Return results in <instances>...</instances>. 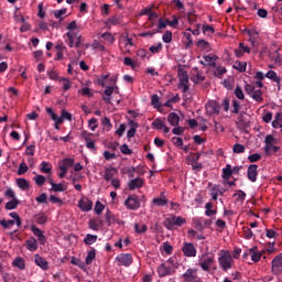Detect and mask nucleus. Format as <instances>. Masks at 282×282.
Masks as SVG:
<instances>
[{"instance_id":"a211bd4d","label":"nucleus","mask_w":282,"mask_h":282,"mask_svg":"<svg viewBox=\"0 0 282 282\" xmlns=\"http://www.w3.org/2000/svg\"><path fill=\"white\" fill-rule=\"evenodd\" d=\"M204 61H205V67H217V59L219 58L217 55H205L203 56Z\"/></svg>"},{"instance_id":"39448f33","label":"nucleus","mask_w":282,"mask_h":282,"mask_svg":"<svg viewBox=\"0 0 282 282\" xmlns=\"http://www.w3.org/2000/svg\"><path fill=\"white\" fill-rule=\"evenodd\" d=\"M177 74H178V79H180V87H182L184 94H186V91H188V89H189L188 73H186V70H184V68H180Z\"/></svg>"},{"instance_id":"72a5a7b5","label":"nucleus","mask_w":282,"mask_h":282,"mask_svg":"<svg viewBox=\"0 0 282 282\" xmlns=\"http://www.w3.org/2000/svg\"><path fill=\"white\" fill-rule=\"evenodd\" d=\"M246 67H248V63H246V62H239V61H237V62H235V64H234V69H237V70L240 72V73L246 72Z\"/></svg>"},{"instance_id":"c85d7f7f","label":"nucleus","mask_w":282,"mask_h":282,"mask_svg":"<svg viewBox=\"0 0 282 282\" xmlns=\"http://www.w3.org/2000/svg\"><path fill=\"white\" fill-rule=\"evenodd\" d=\"M17 185L19 188H21V191H28V188H30V182H28L25 178H18Z\"/></svg>"},{"instance_id":"de8ad7c7","label":"nucleus","mask_w":282,"mask_h":282,"mask_svg":"<svg viewBox=\"0 0 282 282\" xmlns=\"http://www.w3.org/2000/svg\"><path fill=\"white\" fill-rule=\"evenodd\" d=\"M13 265L15 268H19V270H25V261L22 260V258H17L14 261H13Z\"/></svg>"},{"instance_id":"a18cd8bd","label":"nucleus","mask_w":282,"mask_h":282,"mask_svg":"<svg viewBox=\"0 0 282 282\" xmlns=\"http://www.w3.org/2000/svg\"><path fill=\"white\" fill-rule=\"evenodd\" d=\"M234 197H238L237 202H240L241 204H243V202H246V192L238 189L235 194Z\"/></svg>"},{"instance_id":"423d86ee","label":"nucleus","mask_w":282,"mask_h":282,"mask_svg":"<svg viewBox=\"0 0 282 282\" xmlns=\"http://www.w3.org/2000/svg\"><path fill=\"white\" fill-rule=\"evenodd\" d=\"M182 252L184 257H197V248H195V245H193V242H184L182 247Z\"/></svg>"},{"instance_id":"aec40b11","label":"nucleus","mask_w":282,"mask_h":282,"mask_svg":"<svg viewBox=\"0 0 282 282\" xmlns=\"http://www.w3.org/2000/svg\"><path fill=\"white\" fill-rule=\"evenodd\" d=\"M152 204H154V206H166L169 199H166L164 192L161 193L160 197L153 198Z\"/></svg>"},{"instance_id":"f8f14e48","label":"nucleus","mask_w":282,"mask_h":282,"mask_svg":"<svg viewBox=\"0 0 282 282\" xmlns=\"http://www.w3.org/2000/svg\"><path fill=\"white\" fill-rule=\"evenodd\" d=\"M258 169H259V166L257 164H251V165L248 166L247 177L252 183L257 182V177L259 175Z\"/></svg>"},{"instance_id":"c9c22d12","label":"nucleus","mask_w":282,"mask_h":282,"mask_svg":"<svg viewBox=\"0 0 282 282\" xmlns=\"http://www.w3.org/2000/svg\"><path fill=\"white\" fill-rule=\"evenodd\" d=\"M101 39L106 41L109 45H113V42L116 41V37H113V34L109 32L102 33Z\"/></svg>"},{"instance_id":"6e6d98bb","label":"nucleus","mask_w":282,"mask_h":282,"mask_svg":"<svg viewBox=\"0 0 282 282\" xmlns=\"http://www.w3.org/2000/svg\"><path fill=\"white\" fill-rule=\"evenodd\" d=\"M232 110H231V113H239V109H241V104L237 100V99H234L232 100Z\"/></svg>"},{"instance_id":"680f3d73","label":"nucleus","mask_w":282,"mask_h":282,"mask_svg":"<svg viewBox=\"0 0 282 282\" xmlns=\"http://www.w3.org/2000/svg\"><path fill=\"white\" fill-rule=\"evenodd\" d=\"M243 236L245 239H250L254 236V234L252 232V229H250V227H243Z\"/></svg>"},{"instance_id":"a19ab883","label":"nucleus","mask_w":282,"mask_h":282,"mask_svg":"<svg viewBox=\"0 0 282 282\" xmlns=\"http://www.w3.org/2000/svg\"><path fill=\"white\" fill-rule=\"evenodd\" d=\"M17 206H19V199L13 198L6 204V209L14 210V208H17Z\"/></svg>"},{"instance_id":"79ce46f5","label":"nucleus","mask_w":282,"mask_h":282,"mask_svg":"<svg viewBox=\"0 0 282 282\" xmlns=\"http://www.w3.org/2000/svg\"><path fill=\"white\" fill-rule=\"evenodd\" d=\"M41 172L45 173L46 175L52 174V166L48 162H42L41 163Z\"/></svg>"},{"instance_id":"4468645a","label":"nucleus","mask_w":282,"mask_h":282,"mask_svg":"<svg viewBox=\"0 0 282 282\" xmlns=\"http://www.w3.org/2000/svg\"><path fill=\"white\" fill-rule=\"evenodd\" d=\"M34 263L41 268V270H50V262H47V260H45L39 253L34 256Z\"/></svg>"},{"instance_id":"f257e3e1","label":"nucleus","mask_w":282,"mask_h":282,"mask_svg":"<svg viewBox=\"0 0 282 282\" xmlns=\"http://www.w3.org/2000/svg\"><path fill=\"white\" fill-rule=\"evenodd\" d=\"M218 263L224 270V272H228V270H232V265H235V260H232V256L228 250H221L219 252Z\"/></svg>"},{"instance_id":"b1692460","label":"nucleus","mask_w":282,"mask_h":282,"mask_svg":"<svg viewBox=\"0 0 282 282\" xmlns=\"http://www.w3.org/2000/svg\"><path fill=\"white\" fill-rule=\"evenodd\" d=\"M167 122L172 126V127H177V124H180V116L175 112H171L167 116Z\"/></svg>"},{"instance_id":"864d4df0","label":"nucleus","mask_w":282,"mask_h":282,"mask_svg":"<svg viewBox=\"0 0 282 282\" xmlns=\"http://www.w3.org/2000/svg\"><path fill=\"white\" fill-rule=\"evenodd\" d=\"M102 210H105V205L102 203H100V200H97L95 204L96 215H102Z\"/></svg>"},{"instance_id":"cd10ccee","label":"nucleus","mask_w":282,"mask_h":282,"mask_svg":"<svg viewBox=\"0 0 282 282\" xmlns=\"http://www.w3.org/2000/svg\"><path fill=\"white\" fill-rule=\"evenodd\" d=\"M64 36L66 37L65 43L68 45V47H74V39H76V34L69 31Z\"/></svg>"},{"instance_id":"5701e85b","label":"nucleus","mask_w":282,"mask_h":282,"mask_svg":"<svg viewBox=\"0 0 282 282\" xmlns=\"http://www.w3.org/2000/svg\"><path fill=\"white\" fill-rule=\"evenodd\" d=\"M50 184L52 186V191H54V193H65V191H67V186L58 183H54V181H50Z\"/></svg>"},{"instance_id":"473e14b6","label":"nucleus","mask_w":282,"mask_h":282,"mask_svg":"<svg viewBox=\"0 0 282 282\" xmlns=\"http://www.w3.org/2000/svg\"><path fill=\"white\" fill-rule=\"evenodd\" d=\"M265 78L273 80V83H281V77L276 76V72L269 70L265 75Z\"/></svg>"},{"instance_id":"69168bd1","label":"nucleus","mask_w":282,"mask_h":282,"mask_svg":"<svg viewBox=\"0 0 282 282\" xmlns=\"http://www.w3.org/2000/svg\"><path fill=\"white\" fill-rule=\"evenodd\" d=\"M45 176L43 175H37L35 178H34V182L37 186H43V184H45Z\"/></svg>"},{"instance_id":"c756f323","label":"nucleus","mask_w":282,"mask_h":282,"mask_svg":"<svg viewBox=\"0 0 282 282\" xmlns=\"http://www.w3.org/2000/svg\"><path fill=\"white\" fill-rule=\"evenodd\" d=\"M205 215L206 217H213V215H217V209H213V203L209 202L205 205Z\"/></svg>"},{"instance_id":"c03bdc74","label":"nucleus","mask_w":282,"mask_h":282,"mask_svg":"<svg viewBox=\"0 0 282 282\" xmlns=\"http://www.w3.org/2000/svg\"><path fill=\"white\" fill-rule=\"evenodd\" d=\"M59 83H63V90L69 91L72 89V82L65 77L59 78Z\"/></svg>"},{"instance_id":"ddd939ff","label":"nucleus","mask_w":282,"mask_h":282,"mask_svg":"<svg viewBox=\"0 0 282 282\" xmlns=\"http://www.w3.org/2000/svg\"><path fill=\"white\" fill-rule=\"evenodd\" d=\"M221 109V106H219V102L217 101H209L206 104V111L209 116L213 115H219V111Z\"/></svg>"},{"instance_id":"49530a36","label":"nucleus","mask_w":282,"mask_h":282,"mask_svg":"<svg viewBox=\"0 0 282 282\" xmlns=\"http://www.w3.org/2000/svg\"><path fill=\"white\" fill-rule=\"evenodd\" d=\"M234 153H246V145L241 144V143H236L232 148Z\"/></svg>"},{"instance_id":"338daca9","label":"nucleus","mask_w":282,"mask_h":282,"mask_svg":"<svg viewBox=\"0 0 282 282\" xmlns=\"http://www.w3.org/2000/svg\"><path fill=\"white\" fill-rule=\"evenodd\" d=\"M248 160L251 163L259 162V160H261V154H259V153L250 154L248 156Z\"/></svg>"},{"instance_id":"9d476101","label":"nucleus","mask_w":282,"mask_h":282,"mask_svg":"<svg viewBox=\"0 0 282 282\" xmlns=\"http://www.w3.org/2000/svg\"><path fill=\"white\" fill-rule=\"evenodd\" d=\"M72 166H74V159H69V158L64 159L62 161V165L59 166V171H61L59 177L61 178L65 177V175H67V170L72 169Z\"/></svg>"},{"instance_id":"20e7f679","label":"nucleus","mask_w":282,"mask_h":282,"mask_svg":"<svg viewBox=\"0 0 282 282\" xmlns=\"http://www.w3.org/2000/svg\"><path fill=\"white\" fill-rule=\"evenodd\" d=\"M213 263H215V259L208 254H203L198 260V265L204 270V272H208Z\"/></svg>"},{"instance_id":"603ef678","label":"nucleus","mask_w":282,"mask_h":282,"mask_svg":"<svg viewBox=\"0 0 282 282\" xmlns=\"http://www.w3.org/2000/svg\"><path fill=\"white\" fill-rule=\"evenodd\" d=\"M10 217H12V219H14L18 228H21V216H19V214L17 212H12L9 214Z\"/></svg>"},{"instance_id":"1a4fd4ad","label":"nucleus","mask_w":282,"mask_h":282,"mask_svg":"<svg viewBox=\"0 0 282 282\" xmlns=\"http://www.w3.org/2000/svg\"><path fill=\"white\" fill-rule=\"evenodd\" d=\"M156 272L160 279H163V276H171V274H173V267L167 263H162L158 267Z\"/></svg>"},{"instance_id":"7c9ffc66","label":"nucleus","mask_w":282,"mask_h":282,"mask_svg":"<svg viewBox=\"0 0 282 282\" xmlns=\"http://www.w3.org/2000/svg\"><path fill=\"white\" fill-rule=\"evenodd\" d=\"M96 241H98V236L96 235H86V237L84 238V243L86 246H91V243H96Z\"/></svg>"},{"instance_id":"09e8293b","label":"nucleus","mask_w":282,"mask_h":282,"mask_svg":"<svg viewBox=\"0 0 282 282\" xmlns=\"http://www.w3.org/2000/svg\"><path fill=\"white\" fill-rule=\"evenodd\" d=\"M28 171H30V167H28V164H25V162H22L19 165L18 175H25V173H28Z\"/></svg>"},{"instance_id":"2f4dec72","label":"nucleus","mask_w":282,"mask_h":282,"mask_svg":"<svg viewBox=\"0 0 282 282\" xmlns=\"http://www.w3.org/2000/svg\"><path fill=\"white\" fill-rule=\"evenodd\" d=\"M131 129L127 132V138L131 139L135 137V132L138 129V122L135 121H130Z\"/></svg>"},{"instance_id":"3c124183","label":"nucleus","mask_w":282,"mask_h":282,"mask_svg":"<svg viewBox=\"0 0 282 282\" xmlns=\"http://www.w3.org/2000/svg\"><path fill=\"white\" fill-rule=\"evenodd\" d=\"M162 41L163 43H171V41H173V33L171 31H165Z\"/></svg>"},{"instance_id":"4be33fe9","label":"nucleus","mask_w":282,"mask_h":282,"mask_svg":"<svg viewBox=\"0 0 282 282\" xmlns=\"http://www.w3.org/2000/svg\"><path fill=\"white\" fill-rule=\"evenodd\" d=\"M262 256H263V253L259 252L257 250V247H252L250 249V257H251V260L253 261V263H259V261H261Z\"/></svg>"},{"instance_id":"4c0bfd02","label":"nucleus","mask_w":282,"mask_h":282,"mask_svg":"<svg viewBox=\"0 0 282 282\" xmlns=\"http://www.w3.org/2000/svg\"><path fill=\"white\" fill-rule=\"evenodd\" d=\"M134 230H135V232H138V235H144V232H147V230H149V227H147V225H144V224H135Z\"/></svg>"},{"instance_id":"6ab92c4d","label":"nucleus","mask_w":282,"mask_h":282,"mask_svg":"<svg viewBox=\"0 0 282 282\" xmlns=\"http://www.w3.org/2000/svg\"><path fill=\"white\" fill-rule=\"evenodd\" d=\"M26 249H29L30 252H34V251L39 250V242L36 241V238L30 237L26 240Z\"/></svg>"},{"instance_id":"a878e982","label":"nucleus","mask_w":282,"mask_h":282,"mask_svg":"<svg viewBox=\"0 0 282 282\" xmlns=\"http://www.w3.org/2000/svg\"><path fill=\"white\" fill-rule=\"evenodd\" d=\"M197 47H199V50H203V52H210V50H213L210 47V43H208L206 40L198 41Z\"/></svg>"},{"instance_id":"37998d69","label":"nucleus","mask_w":282,"mask_h":282,"mask_svg":"<svg viewBox=\"0 0 282 282\" xmlns=\"http://www.w3.org/2000/svg\"><path fill=\"white\" fill-rule=\"evenodd\" d=\"M151 105H152V107H154V109H160V107H162V104H160V96L152 95Z\"/></svg>"},{"instance_id":"8fccbe9b","label":"nucleus","mask_w":282,"mask_h":282,"mask_svg":"<svg viewBox=\"0 0 282 282\" xmlns=\"http://www.w3.org/2000/svg\"><path fill=\"white\" fill-rule=\"evenodd\" d=\"M14 224H15L14 220H6V219L0 220V226H2V228H4V230L10 229V227L14 226Z\"/></svg>"},{"instance_id":"f704fd0d","label":"nucleus","mask_w":282,"mask_h":282,"mask_svg":"<svg viewBox=\"0 0 282 282\" xmlns=\"http://www.w3.org/2000/svg\"><path fill=\"white\" fill-rule=\"evenodd\" d=\"M251 98L256 100V102H263V91L261 89H257L252 95Z\"/></svg>"},{"instance_id":"0e129e2a","label":"nucleus","mask_w":282,"mask_h":282,"mask_svg":"<svg viewBox=\"0 0 282 282\" xmlns=\"http://www.w3.org/2000/svg\"><path fill=\"white\" fill-rule=\"evenodd\" d=\"M31 231L33 232V235L35 237H37V239L43 235V230H41L39 227L36 226H31Z\"/></svg>"},{"instance_id":"58836bf2","label":"nucleus","mask_w":282,"mask_h":282,"mask_svg":"<svg viewBox=\"0 0 282 282\" xmlns=\"http://www.w3.org/2000/svg\"><path fill=\"white\" fill-rule=\"evenodd\" d=\"M105 217L108 226H111V224H116V216L109 209H107Z\"/></svg>"},{"instance_id":"7ed1b4c3","label":"nucleus","mask_w":282,"mask_h":282,"mask_svg":"<svg viewBox=\"0 0 282 282\" xmlns=\"http://www.w3.org/2000/svg\"><path fill=\"white\" fill-rule=\"evenodd\" d=\"M117 265L129 268L133 263V256L131 253H120L116 257Z\"/></svg>"},{"instance_id":"9b49d317","label":"nucleus","mask_w":282,"mask_h":282,"mask_svg":"<svg viewBox=\"0 0 282 282\" xmlns=\"http://www.w3.org/2000/svg\"><path fill=\"white\" fill-rule=\"evenodd\" d=\"M271 270L273 274H281L282 272V253L278 254L271 262Z\"/></svg>"},{"instance_id":"6e6552de","label":"nucleus","mask_w":282,"mask_h":282,"mask_svg":"<svg viewBox=\"0 0 282 282\" xmlns=\"http://www.w3.org/2000/svg\"><path fill=\"white\" fill-rule=\"evenodd\" d=\"M124 206L128 210H138V208H140V199H138L135 195H130L124 200Z\"/></svg>"},{"instance_id":"774afa93","label":"nucleus","mask_w":282,"mask_h":282,"mask_svg":"<svg viewBox=\"0 0 282 282\" xmlns=\"http://www.w3.org/2000/svg\"><path fill=\"white\" fill-rule=\"evenodd\" d=\"M203 34H215V28L210 25H203Z\"/></svg>"},{"instance_id":"5fc2aeb1","label":"nucleus","mask_w":282,"mask_h":282,"mask_svg":"<svg viewBox=\"0 0 282 282\" xmlns=\"http://www.w3.org/2000/svg\"><path fill=\"white\" fill-rule=\"evenodd\" d=\"M235 96H236V98H238V100L246 99V95H243V90L239 86H237L235 89Z\"/></svg>"},{"instance_id":"393cba45","label":"nucleus","mask_w":282,"mask_h":282,"mask_svg":"<svg viewBox=\"0 0 282 282\" xmlns=\"http://www.w3.org/2000/svg\"><path fill=\"white\" fill-rule=\"evenodd\" d=\"M230 177H232V165L226 164V166L223 169V178L230 180Z\"/></svg>"},{"instance_id":"412c9836","label":"nucleus","mask_w":282,"mask_h":282,"mask_svg":"<svg viewBox=\"0 0 282 282\" xmlns=\"http://www.w3.org/2000/svg\"><path fill=\"white\" fill-rule=\"evenodd\" d=\"M213 74L216 78H221L224 76V74H226V72H228L226 69L225 66H221V65H217L216 66H213Z\"/></svg>"},{"instance_id":"e433bc0d","label":"nucleus","mask_w":282,"mask_h":282,"mask_svg":"<svg viewBox=\"0 0 282 282\" xmlns=\"http://www.w3.org/2000/svg\"><path fill=\"white\" fill-rule=\"evenodd\" d=\"M35 221L36 224H40L43 226L44 224H47V216L43 213L36 214Z\"/></svg>"},{"instance_id":"bb28decb","label":"nucleus","mask_w":282,"mask_h":282,"mask_svg":"<svg viewBox=\"0 0 282 282\" xmlns=\"http://www.w3.org/2000/svg\"><path fill=\"white\" fill-rule=\"evenodd\" d=\"M94 259H96V249L91 248V250L87 252L86 265H91V263H94Z\"/></svg>"},{"instance_id":"e2e57ef3","label":"nucleus","mask_w":282,"mask_h":282,"mask_svg":"<svg viewBox=\"0 0 282 282\" xmlns=\"http://www.w3.org/2000/svg\"><path fill=\"white\" fill-rule=\"evenodd\" d=\"M150 52L152 54H160V52H162V43H158L155 46H150Z\"/></svg>"},{"instance_id":"052dcab7","label":"nucleus","mask_w":282,"mask_h":282,"mask_svg":"<svg viewBox=\"0 0 282 282\" xmlns=\"http://www.w3.org/2000/svg\"><path fill=\"white\" fill-rule=\"evenodd\" d=\"M35 202H37V204H47V194L43 193L35 197Z\"/></svg>"},{"instance_id":"4d7b16f0","label":"nucleus","mask_w":282,"mask_h":282,"mask_svg":"<svg viewBox=\"0 0 282 282\" xmlns=\"http://www.w3.org/2000/svg\"><path fill=\"white\" fill-rule=\"evenodd\" d=\"M93 50H99V52H105V45L100 44L98 40H95L91 44Z\"/></svg>"},{"instance_id":"ea45409f","label":"nucleus","mask_w":282,"mask_h":282,"mask_svg":"<svg viewBox=\"0 0 282 282\" xmlns=\"http://www.w3.org/2000/svg\"><path fill=\"white\" fill-rule=\"evenodd\" d=\"M152 127H154V129H158L159 131H161L165 124H164V119L158 118L152 122Z\"/></svg>"},{"instance_id":"13d9d810","label":"nucleus","mask_w":282,"mask_h":282,"mask_svg":"<svg viewBox=\"0 0 282 282\" xmlns=\"http://www.w3.org/2000/svg\"><path fill=\"white\" fill-rule=\"evenodd\" d=\"M101 124L107 129V131H111V120L109 119V117H105L102 120H101Z\"/></svg>"},{"instance_id":"f03ea898","label":"nucleus","mask_w":282,"mask_h":282,"mask_svg":"<svg viewBox=\"0 0 282 282\" xmlns=\"http://www.w3.org/2000/svg\"><path fill=\"white\" fill-rule=\"evenodd\" d=\"M184 224H186V218H184L182 216H171L165 219V221L163 223V226L167 230H173V228H175V226L181 227V226H184Z\"/></svg>"},{"instance_id":"bf43d9fd","label":"nucleus","mask_w":282,"mask_h":282,"mask_svg":"<svg viewBox=\"0 0 282 282\" xmlns=\"http://www.w3.org/2000/svg\"><path fill=\"white\" fill-rule=\"evenodd\" d=\"M88 127H89L93 131H96V129H98V119L91 118V119L88 121Z\"/></svg>"},{"instance_id":"0eeeda50","label":"nucleus","mask_w":282,"mask_h":282,"mask_svg":"<svg viewBox=\"0 0 282 282\" xmlns=\"http://www.w3.org/2000/svg\"><path fill=\"white\" fill-rule=\"evenodd\" d=\"M264 142H265V147H264L265 155H272V152H270V149H273V153H278L280 148L272 144L274 142V137L272 134L267 135Z\"/></svg>"},{"instance_id":"dca6fc26","label":"nucleus","mask_w":282,"mask_h":282,"mask_svg":"<svg viewBox=\"0 0 282 282\" xmlns=\"http://www.w3.org/2000/svg\"><path fill=\"white\" fill-rule=\"evenodd\" d=\"M118 175V170L116 167H106L104 173V180L106 182H111L113 180V176Z\"/></svg>"},{"instance_id":"2eb2a0df","label":"nucleus","mask_w":282,"mask_h":282,"mask_svg":"<svg viewBox=\"0 0 282 282\" xmlns=\"http://www.w3.org/2000/svg\"><path fill=\"white\" fill-rule=\"evenodd\" d=\"M142 186H144V180L140 177L131 180L128 184L129 191H135L138 188H142Z\"/></svg>"},{"instance_id":"f3484780","label":"nucleus","mask_w":282,"mask_h":282,"mask_svg":"<svg viewBox=\"0 0 282 282\" xmlns=\"http://www.w3.org/2000/svg\"><path fill=\"white\" fill-rule=\"evenodd\" d=\"M78 208H80V210H83L84 213H89V210L94 208V203L89 199H86V200L80 199L78 203Z\"/></svg>"}]
</instances>
